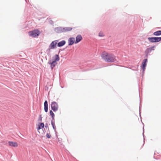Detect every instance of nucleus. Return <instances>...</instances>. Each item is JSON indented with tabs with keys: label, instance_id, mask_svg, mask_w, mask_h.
Returning a JSON list of instances; mask_svg holds the SVG:
<instances>
[{
	"label": "nucleus",
	"instance_id": "f257e3e1",
	"mask_svg": "<svg viewBox=\"0 0 161 161\" xmlns=\"http://www.w3.org/2000/svg\"><path fill=\"white\" fill-rule=\"evenodd\" d=\"M101 57L102 58L107 62L113 63L116 60V57L114 55L105 52L102 53Z\"/></svg>",
	"mask_w": 161,
	"mask_h": 161
},
{
	"label": "nucleus",
	"instance_id": "f03ea898",
	"mask_svg": "<svg viewBox=\"0 0 161 161\" xmlns=\"http://www.w3.org/2000/svg\"><path fill=\"white\" fill-rule=\"evenodd\" d=\"M59 56L58 55H56L54 57V60L51 62V61H49L48 63L51 64V69H52L57 64V63L56 62L58 61L59 60Z\"/></svg>",
	"mask_w": 161,
	"mask_h": 161
},
{
	"label": "nucleus",
	"instance_id": "7ed1b4c3",
	"mask_svg": "<svg viewBox=\"0 0 161 161\" xmlns=\"http://www.w3.org/2000/svg\"><path fill=\"white\" fill-rule=\"evenodd\" d=\"M40 34V31L37 30H35L28 32L29 35L32 37H36L38 36Z\"/></svg>",
	"mask_w": 161,
	"mask_h": 161
},
{
	"label": "nucleus",
	"instance_id": "20e7f679",
	"mask_svg": "<svg viewBox=\"0 0 161 161\" xmlns=\"http://www.w3.org/2000/svg\"><path fill=\"white\" fill-rule=\"evenodd\" d=\"M148 39L151 42H157L161 41V37H148Z\"/></svg>",
	"mask_w": 161,
	"mask_h": 161
},
{
	"label": "nucleus",
	"instance_id": "39448f33",
	"mask_svg": "<svg viewBox=\"0 0 161 161\" xmlns=\"http://www.w3.org/2000/svg\"><path fill=\"white\" fill-rule=\"evenodd\" d=\"M51 107L52 109L55 112L57 111L58 108V104L55 102H53L51 103Z\"/></svg>",
	"mask_w": 161,
	"mask_h": 161
},
{
	"label": "nucleus",
	"instance_id": "423d86ee",
	"mask_svg": "<svg viewBox=\"0 0 161 161\" xmlns=\"http://www.w3.org/2000/svg\"><path fill=\"white\" fill-rule=\"evenodd\" d=\"M58 41H54L52 42L49 46V48L50 49H54L56 47V45Z\"/></svg>",
	"mask_w": 161,
	"mask_h": 161
},
{
	"label": "nucleus",
	"instance_id": "0eeeda50",
	"mask_svg": "<svg viewBox=\"0 0 161 161\" xmlns=\"http://www.w3.org/2000/svg\"><path fill=\"white\" fill-rule=\"evenodd\" d=\"M82 39V37L81 36L79 35H77L76 37V40L75 42V43L76 44L80 42Z\"/></svg>",
	"mask_w": 161,
	"mask_h": 161
},
{
	"label": "nucleus",
	"instance_id": "6e6552de",
	"mask_svg": "<svg viewBox=\"0 0 161 161\" xmlns=\"http://www.w3.org/2000/svg\"><path fill=\"white\" fill-rule=\"evenodd\" d=\"M155 48V46H153L151 47L148 48L146 49L145 52L147 54L150 53L152 51L154 50Z\"/></svg>",
	"mask_w": 161,
	"mask_h": 161
},
{
	"label": "nucleus",
	"instance_id": "1a4fd4ad",
	"mask_svg": "<svg viewBox=\"0 0 161 161\" xmlns=\"http://www.w3.org/2000/svg\"><path fill=\"white\" fill-rule=\"evenodd\" d=\"M75 39L73 37H70L69 38L68 42L69 45L71 46L75 42Z\"/></svg>",
	"mask_w": 161,
	"mask_h": 161
},
{
	"label": "nucleus",
	"instance_id": "9d476101",
	"mask_svg": "<svg viewBox=\"0 0 161 161\" xmlns=\"http://www.w3.org/2000/svg\"><path fill=\"white\" fill-rule=\"evenodd\" d=\"M147 59H144L142 63V68L143 70L144 71L145 69V68L147 65Z\"/></svg>",
	"mask_w": 161,
	"mask_h": 161
},
{
	"label": "nucleus",
	"instance_id": "9b49d317",
	"mask_svg": "<svg viewBox=\"0 0 161 161\" xmlns=\"http://www.w3.org/2000/svg\"><path fill=\"white\" fill-rule=\"evenodd\" d=\"M9 145L10 146L16 147L18 146V143L16 142H13L11 141L8 142Z\"/></svg>",
	"mask_w": 161,
	"mask_h": 161
},
{
	"label": "nucleus",
	"instance_id": "f8f14e48",
	"mask_svg": "<svg viewBox=\"0 0 161 161\" xmlns=\"http://www.w3.org/2000/svg\"><path fill=\"white\" fill-rule=\"evenodd\" d=\"M48 105L47 104V100H46L44 103V110L46 112H47L48 111Z\"/></svg>",
	"mask_w": 161,
	"mask_h": 161
},
{
	"label": "nucleus",
	"instance_id": "ddd939ff",
	"mask_svg": "<svg viewBox=\"0 0 161 161\" xmlns=\"http://www.w3.org/2000/svg\"><path fill=\"white\" fill-rule=\"evenodd\" d=\"M44 125L43 123H40L38 125V127L37 128V130H39L40 129L44 127Z\"/></svg>",
	"mask_w": 161,
	"mask_h": 161
},
{
	"label": "nucleus",
	"instance_id": "4468645a",
	"mask_svg": "<svg viewBox=\"0 0 161 161\" xmlns=\"http://www.w3.org/2000/svg\"><path fill=\"white\" fill-rule=\"evenodd\" d=\"M65 43V41H62L58 43V46L59 47H62L64 45Z\"/></svg>",
	"mask_w": 161,
	"mask_h": 161
},
{
	"label": "nucleus",
	"instance_id": "2eb2a0df",
	"mask_svg": "<svg viewBox=\"0 0 161 161\" xmlns=\"http://www.w3.org/2000/svg\"><path fill=\"white\" fill-rule=\"evenodd\" d=\"M153 35L154 36H158L161 35V31H158L153 33Z\"/></svg>",
	"mask_w": 161,
	"mask_h": 161
},
{
	"label": "nucleus",
	"instance_id": "dca6fc26",
	"mask_svg": "<svg viewBox=\"0 0 161 161\" xmlns=\"http://www.w3.org/2000/svg\"><path fill=\"white\" fill-rule=\"evenodd\" d=\"M64 29L65 31H71L72 28L70 27H65Z\"/></svg>",
	"mask_w": 161,
	"mask_h": 161
},
{
	"label": "nucleus",
	"instance_id": "f3484780",
	"mask_svg": "<svg viewBox=\"0 0 161 161\" xmlns=\"http://www.w3.org/2000/svg\"><path fill=\"white\" fill-rule=\"evenodd\" d=\"M50 114L53 119H54V114L53 112L51 110L50 111Z\"/></svg>",
	"mask_w": 161,
	"mask_h": 161
},
{
	"label": "nucleus",
	"instance_id": "a211bd4d",
	"mask_svg": "<svg viewBox=\"0 0 161 161\" xmlns=\"http://www.w3.org/2000/svg\"><path fill=\"white\" fill-rule=\"evenodd\" d=\"M46 136L48 138H50L51 137V135L50 134L47 133L46 135Z\"/></svg>",
	"mask_w": 161,
	"mask_h": 161
},
{
	"label": "nucleus",
	"instance_id": "6ab92c4d",
	"mask_svg": "<svg viewBox=\"0 0 161 161\" xmlns=\"http://www.w3.org/2000/svg\"><path fill=\"white\" fill-rule=\"evenodd\" d=\"M99 36H103L104 35L102 32H100L99 34Z\"/></svg>",
	"mask_w": 161,
	"mask_h": 161
},
{
	"label": "nucleus",
	"instance_id": "aec40b11",
	"mask_svg": "<svg viewBox=\"0 0 161 161\" xmlns=\"http://www.w3.org/2000/svg\"><path fill=\"white\" fill-rule=\"evenodd\" d=\"M52 125L53 128L54 129V125H55V124L54 122H52Z\"/></svg>",
	"mask_w": 161,
	"mask_h": 161
}]
</instances>
